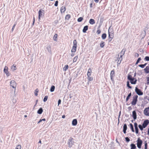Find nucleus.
I'll return each mask as SVG.
<instances>
[{
    "mask_svg": "<svg viewBox=\"0 0 149 149\" xmlns=\"http://www.w3.org/2000/svg\"><path fill=\"white\" fill-rule=\"evenodd\" d=\"M48 98V96H45L44 98L43 99V101L44 102H46Z\"/></svg>",
    "mask_w": 149,
    "mask_h": 149,
    "instance_id": "44",
    "label": "nucleus"
},
{
    "mask_svg": "<svg viewBox=\"0 0 149 149\" xmlns=\"http://www.w3.org/2000/svg\"><path fill=\"white\" fill-rule=\"evenodd\" d=\"M132 116L134 120L136 119L137 118V115L136 111L135 110L132 111Z\"/></svg>",
    "mask_w": 149,
    "mask_h": 149,
    "instance_id": "11",
    "label": "nucleus"
},
{
    "mask_svg": "<svg viewBox=\"0 0 149 149\" xmlns=\"http://www.w3.org/2000/svg\"><path fill=\"white\" fill-rule=\"evenodd\" d=\"M139 56V54L137 53H136L135 54V56L136 57H138Z\"/></svg>",
    "mask_w": 149,
    "mask_h": 149,
    "instance_id": "58",
    "label": "nucleus"
},
{
    "mask_svg": "<svg viewBox=\"0 0 149 149\" xmlns=\"http://www.w3.org/2000/svg\"><path fill=\"white\" fill-rule=\"evenodd\" d=\"M77 123V121L76 119H73L72 122V125L73 126H76Z\"/></svg>",
    "mask_w": 149,
    "mask_h": 149,
    "instance_id": "14",
    "label": "nucleus"
},
{
    "mask_svg": "<svg viewBox=\"0 0 149 149\" xmlns=\"http://www.w3.org/2000/svg\"><path fill=\"white\" fill-rule=\"evenodd\" d=\"M38 18L40 19V18L43 17L44 15V11L42 9L40 10L38 12Z\"/></svg>",
    "mask_w": 149,
    "mask_h": 149,
    "instance_id": "8",
    "label": "nucleus"
},
{
    "mask_svg": "<svg viewBox=\"0 0 149 149\" xmlns=\"http://www.w3.org/2000/svg\"><path fill=\"white\" fill-rule=\"evenodd\" d=\"M87 78L88 80V82L93 81V77H90V76L88 77Z\"/></svg>",
    "mask_w": 149,
    "mask_h": 149,
    "instance_id": "38",
    "label": "nucleus"
},
{
    "mask_svg": "<svg viewBox=\"0 0 149 149\" xmlns=\"http://www.w3.org/2000/svg\"><path fill=\"white\" fill-rule=\"evenodd\" d=\"M11 69L13 70H15L17 69V68L16 66L14 64H13L11 67Z\"/></svg>",
    "mask_w": 149,
    "mask_h": 149,
    "instance_id": "34",
    "label": "nucleus"
},
{
    "mask_svg": "<svg viewBox=\"0 0 149 149\" xmlns=\"http://www.w3.org/2000/svg\"><path fill=\"white\" fill-rule=\"evenodd\" d=\"M115 73L113 70H112L111 71L110 73V77H113L115 76Z\"/></svg>",
    "mask_w": 149,
    "mask_h": 149,
    "instance_id": "27",
    "label": "nucleus"
},
{
    "mask_svg": "<svg viewBox=\"0 0 149 149\" xmlns=\"http://www.w3.org/2000/svg\"><path fill=\"white\" fill-rule=\"evenodd\" d=\"M134 128H136V127H138V124H137V123H136V122H135L134 123Z\"/></svg>",
    "mask_w": 149,
    "mask_h": 149,
    "instance_id": "52",
    "label": "nucleus"
},
{
    "mask_svg": "<svg viewBox=\"0 0 149 149\" xmlns=\"http://www.w3.org/2000/svg\"><path fill=\"white\" fill-rule=\"evenodd\" d=\"M4 71L5 73L8 76H9V72L7 69L4 68Z\"/></svg>",
    "mask_w": 149,
    "mask_h": 149,
    "instance_id": "33",
    "label": "nucleus"
},
{
    "mask_svg": "<svg viewBox=\"0 0 149 149\" xmlns=\"http://www.w3.org/2000/svg\"><path fill=\"white\" fill-rule=\"evenodd\" d=\"M21 146L20 145H18L15 148V149H21Z\"/></svg>",
    "mask_w": 149,
    "mask_h": 149,
    "instance_id": "45",
    "label": "nucleus"
},
{
    "mask_svg": "<svg viewBox=\"0 0 149 149\" xmlns=\"http://www.w3.org/2000/svg\"><path fill=\"white\" fill-rule=\"evenodd\" d=\"M43 112V109L41 107L37 111V113L39 114H41Z\"/></svg>",
    "mask_w": 149,
    "mask_h": 149,
    "instance_id": "21",
    "label": "nucleus"
},
{
    "mask_svg": "<svg viewBox=\"0 0 149 149\" xmlns=\"http://www.w3.org/2000/svg\"><path fill=\"white\" fill-rule=\"evenodd\" d=\"M77 41L76 40H74L73 41V46H74L75 47H77Z\"/></svg>",
    "mask_w": 149,
    "mask_h": 149,
    "instance_id": "28",
    "label": "nucleus"
},
{
    "mask_svg": "<svg viewBox=\"0 0 149 149\" xmlns=\"http://www.w3.org/2000/svg\"><path fill=\"white\" fill-rule=\"evenodd\" d=\"M55 87L54 86L52 85L51 86V88L50 89V91L51 92H53L55 89Z\"/></svg>",
    "mask_w": 149,
    "mask_h": 149,
    "instance_id": "30",
    "label": "nucleus"
},
{
    "mask_svg": "<svg viewBox=\"0 0 149 149\" xmlns=\"http://www.w3.org/2000/svg\"><path fill=\"white\" fill-rule=\"evenodd\" d=\"M132 108L131 107H128V109L129 110H131L132 109Z\"/></svg>",
    "mask_w": 149,
    "mask_h": 149,
    "instance_id": "62",
    "label": "nucleus"
},
{
    "mask_svg": "<svg viewBox=\"0 0 149 149\" xmlns=\"http://www.w3.org/2000/svg\"><path fill=\"white\" fill-rule=\"evenodd\" d=\"M70 15L69 14L66 15L65 17V19H66L68 20L70 18Z\"/></svg>",
    "mask_w": 149,
    "mask_h": 149,
    "instance_id": "35",
    "label": "nucleus"
},
{
    "mask_svg": "<svg viewBox=\"0 0 149 149\" xmlns=\"http://www.w3.org/2000/svg\"><path fill=\"white\" fill-rule=\"evenodd\" d=\"M138 127L141 131L143 130V129L145 128L141 125H138Z\"/></svg>",
    "mask_w": 149,
    "mask_h": 149,
    "instance_id": "32",
    "label": "nucleus"
},
{
    "mask_svg": "<svg viewBox=\"0 0 149 149\" xmlns=\"http://www.w3.org/2000/svg\"><path fill=\"white\" fill-rule=\"evenodd\" d=\"M132 93H129L127 96L126 98V101L127 102L128 101V100H129V99L130 98V97L131 96Z\"/></svg>",
    "mask_w": 149,
    "mask_h": 149,
    "instance_id": "29",
    "label": "nucleus"
},
{
    "mask_svg": "<svg viewBox=\"0 0 149 149\" xmlns=\"http://www.w3.org/2000/svg\"><path fill=\"white\" fill-rule=\"evenodd\" d=\"M74 55V53H72L71 54V56H73Z\"/></svg>",
    "mask_w": 149,
    "mask_h": 149,
    "instance_id": "61",
    "label": "nucleus"
},
{
    "mask_svg": "<svg viewBox=\"0 0 149 149\" xmlns=\"http://www.w3.org/2000/svg\"><path fill=\"white\" fill-rule=\"evenodd\" d=\"M101 25H100L98 26V28H97V31L96 33H97V34H99L101 32V31L100 30V27Z\"/></svg>",
    "mask_w": 149,
    "mask_h": 149,
    "instance_id": "24",
    "label": "nucleus"
},
{
    "mask_svg": "<svg viewBox=\"0 0 149 149\" xmlns=\"http://www.w3.org/2000/svg\"><path fill=\"white\" fill-rule=\"evenodd\" d=\"M47 49L49 52H51V51L50 50V47H47Z\"/></svg>",
    "mask_w": 149,
    "mask_h": 149,
    "instance_id": "56",
    "label": "nucleus"
},
{
    "mask_svg": "<svg viewBox=\"0 0 149 149\" xmlns=\"http://www.w3.org/2000/svg\"><path fill=\"white\" fill-rule=\"evenodd\" d=\"M58 1H56L55 3V4H54V5L55 6H57L58 5Z\"/></svg>",
    "mask_w": 149,
    "mask_h": 149,
    "instance_id": "51",
    "label": "nucleus"
},
{
    "mask_svg": "<svg viewBox=\"0 0 149 149\" xmlns=\"http://www.w3.org/2000/svg\"><path fill=\"white\" fill-rule=\"evenodd\" d=\"M107 37V34L105 33H103L102 35V38L103 39H105Z\"/></svg>",
    "mask_w": 149,
    "mask_h": 149,
    "instance_id": "31",
    "label": "nucleus"
},
{
    "mask_svg": "<svg viewBox=\"0 0 149 149\" xmlns=\"http://www.w3.org/2000/svg\"><path fill=\"white\" fill-rule=\"evenodd\" d=\"M46 120V119L45 118H43L42 119H40L39 121L38 122V123H40L42 121H45Z\"/></svg>",
    "mask_w": 149,
    "mask_h": 149,
    "instance_id": "46",
    "label": "nucleus"
},
{
    "mask_svg": "<svg viewBox=\"0 0 149 149\" xmlns=\"http://www.w3.org/2000/svg\"><path fill=\"white\" fill-rule=\"evenodd\" d=\"M138 97V96L137 95L134 96L132 101L131 102V104L132 105H135L136 104L137 101Z\"/></svg>",
    "mask_w": 149,
    "mask_h": 149,
    "instance_id": "3",
    "label": "nucleus"
},
{
    "mask_svg": "<svg viewBox=\"0 0 149 149\" xmlns=\"http://www.w3.org/2000/svg\"><path fill=\"white\" fill-rule=\"evenodd\" d=\"M83 19V18L82 17H79L77 19V21L79 22H81Z\"/></svg>",
    "mask_w": 149,
    "mask_h": 149,
    "instance_id": "36",
    "label": "nucleus"
},
{
    "mask_svg": "<svg viewBox=\"0 0 149 149\" xmlns=\"http://www.w3.org/2000/svg\"><path fill=\"white\" fill-rule=\"evenodd\" d=\"M68 68V65H65V67L63 68V70L64 71L66 70Z\"/></svg>",
    "mask_w": 149,
    "mask_h": 149,
    "instance_id": "39",
    "label": "nucleus"
},
{
    "mask_svg": "<svg viewBox=\"0 0 149 149\" xmlns=\"http://www.w3.org/2000/svg\"><path fill=\"white\" fill-rule=\"evenodd\" d=\"M141 60V57H139L138 58L137 61H138V62H139Z\"/></svg>",
    "mask_w": 149,
    "mask_h": 149,
    "instance_id": "57",
    "label": "nucleus"
},
{
    "mask_svg": "<svg viewBox=\"0 0 149 149\" xmlns=\"http://www.w3.org/2000/svg\"><path fill=\"white\" fill-rule=\"evenodd\" d=\"M91 70L90 68H89L88 71L87 72V77H89V76H90L91 75Z\"/></svg>",
    "mask_w": 149,
    "mask_h": 149,
    "instance_id": "18",
    "label": "nucleus"
},
{
    "mask_svg": "<svg viewBox=\"0 0 149 149\" xmlns=\"http://www.w3.org/2000/svg\"><path fill=\"white\" fill-rule=\"evenodd\" d=\"M74 143V139L72 137H70L68 139V146L70 148H71Z\"/></svg>",
    "mask_w": 149,
    "mask_h": 149,
    "instance_id": "2",
    "label": "nucleus"
},
{
    "mask_svg": "<svg viewBox=\"0 0 149 149\" xmlns=\"http://www.w3.org/2000/svg\"><path fill=\"white\" fill-rule=\"evenodd\" d=\"M131 149H135L136 148V146L135 145L134 143H131L130 145Z\"/></svg>",
    "mask_w": 149,
    "mask_h": 149,
    "instance_id": "19",
    "label": "nucleus"
},
{
    "mask_svg": "<svg viewBox=\"0 0 149 149\" xmlns=\"http://www.w3.org/2000/svg\"><path fill=\"white\" fill-rule=\"evenodd\" d=\"M130 128L132 131L133 132H134V130L133 126V125L132 123H130Z\"/></svg>",
    "mask_w": 149,
    "mask_h": 149,
    "instance_id": "26",
    "label": "nucleus"
},
{
    "mask_svg": "<svg viewBox=\"0 0 149 149\" xmlns=\"http://www.w3.org/2000/svg\"><path fill=\"white\" fill-rule=\"evenodd\" d=\"M66 8L65 6H62L61 8V12L62 13H64L66 10Z\"/></svg>",
    "mask_w": 149,
    "mask_h": 149,
    "instance_id": "20",
    "label": "nucleus"
},
{
    "mask_svg": "<svg viewBox=\"0 0 149 149\" xmlns=\"http://www.w3.org/2000/svg\"><path fill=\"white\" fill-rule=\"evenodd\" d=\"M127 127L126 124L125 123L124 124L123 126V131L124 134H126V130H127Z\"/></svg>",
    "mask_w": 149,
    "mask_h": 149,
    "instance_id": "13",
    "label": "nucleus"
},
{
    "mask_svg": "<svg viewBox=\"0 0 149 149\" xmlns=\"http://www.w3.org/2000/svg\"><path fill=\"white\" fill-rule=\"evenodd\" d=\"M138 66L142 68H144L145 67L143 64L139 65Z\"/></svg>",
    "mask_w": 149,
    "mask_h": 149,
    "instance_id": "50",
    "label": "nucleus"
},
{
    "mask_svg": "<svg viewBox=\"0 0 149 149\" xmlns=\"http://www.w3.org/2000/svg\"><path fill=\"white\" fill-rule=\"evenodd\" d=\"M110 78H111V80L113 81H114V80H113V77H110Z\"/></svg>",
    "mask_w": 149,
    "mask_h": 149,
    "instance_id": "59",
    "label": "nucleus"
},
{
    "mask_svg": "<svg viewBox=\"0 0 149 149\" xmlns=\"http://www.w3.org/2000/svg\"><path fill=\"white\" fill-rule=\"evenodd\" d=\"M100 47L101 48H103L105 45V42L102 41L100 44Z\"/></svg>",
    "mask_w": 149,
    "mask_h": 149,
    "instance_id": "25",
    "label": "nucleus"
},
{
    "mask_svg": "<svg viewBox=\"0 0 149 149\" xmlns=\"http://www.w3.org/2000/svg\"><path fill=\"white\" fill-rule=\"evenodd\" d=\"M136 141L137 142V147L139 148H141V146L143 143V141L142 140L140 139V138H138Z\"/></svg>",
    "mask_w": 149,
    "mask_h": 149,
    "instance_id": "4",
    "label": "nucleus"
},
{
    "mask_svg": "<svg viewBox=\"0 0 149 149\" xmlns=\"http://www.w3.org/2000/svg\"><path fill=\"white\" fill-rule=\"evenodd\" d=\"M111 27H109L108 30V34L111 35H113L114 36V33L113 32V30L112 28H110Z\"/></svg>",
    "mask_w": 149,
    "mask_h": 149,
    "instance_id": "12",
    "label": "nucleus"
},
{
    "mask_svg": "<svg viewBox=\"0 0 149 149\" xmlns=\"http://www.w3.org/2000/svg\"><path fill=\"white\" fill-rule=\"evenodd\" d=\"M38 89H36L35 91V95L37 96L38 95V91H37L36 90H37Z\"/></svg>",
    "mask_w": 149,
    "mask_h": 149,
    "instance_id": "53",
    "label": "nucleus"
},
{
    "mask_svg": "<svg viewBox=\"0 0 149 149\" xmlns=\"http://www.w3.org/2000/svg\"><path fill=\"white\" fill-rule=\"evenodd\" d=\"M77 47H75L74 46H72V48L71 49V52L72 53H74L76 51Z\"/></svg>",
    "mask_w": 149,
    "mask_h": 149,
    "instance_id": "23",
    "label": "nucleus"
},
{
    "mask_svg": "<svg viewBox=\"0 0 149 149\" xmlns=\"http://www.w3.org/2000/svg\"><path fill=\"white\" fill-rule=\"evenodd\" d=\"M113 37V35H111L110 34H109V39L108 41L109 42H111Z\"/></svg>",
    "mask_w": 149,
    "mask_h": 149,
    "instance_id": "17",
    "label": "nucleus"
},
{
    "mask_svg": "<svg viewBox=\"0 0 149 149\" xmlns=\"http://www.w3.org/2000/svg\"><path fill=\"white\" fill-rule=\"evenodd\" d=\"M135 132L136 134H138L139 133V129L138 127H136L135 128Z\"/></svg>",
    "mask_w": 149,
    "mask_h": 149,
    "instance_id": "48",
    "label": "nucleus"
},
{
    "mask_svg": "<svg viewBox=\"0 0 149 149\" xmlns=\"http://www.w3.org/2000/svg\"><path fill=\"white\" fill-rule=\"evenodd\" d=\"M61 99H59L58 101V106L60 104H61Z\"/></svg>",
    "mask_w": 149,
    "mask_h": 149,
    "instance_id": "55",
    "label": "nucleus"
},
{
    "mask_svg": "<svg viewBox=\"0 0 149 149\" xmlns=\"http://www.w3.org/2000/svg\"><path fill=\"white\" fill-rule=\"evenodd\" d=\"M147 134H148V135H149V128H148V133H147Z\"/></svg>",
    "mask_w": 149,
    "mask_h": 149,
    "instance_id": "60",
    "label": "nucleus"
},
{
    "mask_svg": "<svg viewBox=\"0 0 149 149\" xmlns=\"http://www.w3.org/2000/svg\"><path fill=\"white\" fill-rule=\"evenodd\" d=\"M144 60L146 61H149V56H146L144 58Z\"/></svg>",
    "mask_w": 149,
    "mask_h": 149,
    "instance_id": "49",
    "label": "nucleus"
},
{
    "mask_svg": "<svg viewBox=\"0 0 149 149\" xmlns=\"http://www.w3.org/2000/svg\"><path fill=\"white\" fill-rule=\"evenodd\" d=\"M16 24H17V22H15L13 26V27H12V29L11 30L12 32H13V31H14V29L15 27L16 26Z\"/></svg>",
    "mask_w": 149,
    "mask_h": 149,
    "instance_id": "42",
    "label": "nucleus"
},
{
    "mask_svg": "<svg viewBox=\"0 0 149 149\" xmlns=\"http://www.w3.org/2000/svg\"><path fill=\"white\" fill-rule=\"evenodd\" d=\"M94 1L96 3H98L99 2V0H94Z\"/></svg>",
    "mask_w": 149,
    "mask_h": 149,
    "instance_id": "63",
    "label": "nucleus"
},
{
    "mask_svg": "<svg viewBox=\"0 0 149 149\" xmlns=\"http://www.w3.org/2000/svg\"><path fill=\"white\" fill-rule=\"evenodd\" d=\"M127 86L130 88H131L132 87L130 86V82L129 81H127Z\"/></svg>",
    "mask_w": 149,
    "mask_h": 149,
    "instance_id": "40",
    "label": "nucleus"
},
{
    "mask_svg": "<svg viewBox=\"0 0 149 149\" xmlns=\"http://www.w3.org/2000/svg\"><path fill=\"white\" fill-rule=\"evenodd\" d=\"M144 145H145V149H147V141H146L144 142Z\"/></svg>",
    "mask_w": 149,
    "mask_h": 149,
    "instance_id": "43",
    "label": "nucleus"
},
{
    "mask_svg": "<svg viewBox=\"0 0 149 149\" xmlns=\"http://www.w3.org/2000/svg\"><path fill=\"white\" fill-rule=\"evenodd\" d=\"M127 79L129 80L130 82L132 84H136L137 81V79L136 78L132 77V76L128 74L127 76Z\"/></svg>",
    "mask_w": 149,
    "mask_h": 149,
    "instance_id": "1",
    "label": "nucleus"
},
{
    "mask_svg": "<svg viewBox=\"0 0 149 149\" xmlns=\"http://www.w3.org/2000/svg\"><path fill=\"white\" fill-rule=\"evenodd\" d=\"M92 3H90V8H92Z\"/></svg>",
    "mask_w": 149,
    "mask_h": 149,
    "instance_id": "64",
    "label": "nucleus"
},
{
    "mask_svg": "<svg viewBox=\"0 0 149 149\" xmlns=\"http://www.w3.org/2000/svg\"><path fill=\"white\" fill-rule=\"evenodd\" d=\"M149 123V120L148 119L145 120L143 122L142 125L145 128Z\"/></svg>",
    "mask_w": 149,
    "mask_h": 149,
    "instance_id": "9",
    "label": "nucleus"
},
{
    "mask_svg": "<svg viewBox=\"0 0 149 149\" xmlns=\"http://www.w3.org/2000/svg\"><path fill=\"white\" fill-rule=\"evenodd\" d=\"M144 114L146 116H149V107L146 108L144 109Z\"/></svg>",
    "mask_w": 149,
    "mask_h": 149,
    "instance_id": "10",
    "label": "nucleus"
},
{
    "mask_svg": "<svg viewBox=\"0 0 149 149\" xmlns=\"http://www.w3.org/2000/svg\"><path fill=\"white\" fill-rule=\"evenodd\" d=\"M135 91L139 95H142L143 94V92L141 91V90L140 89H139L137 87H136L135 88Z\"/></svg>",
    "mask_w": 149,
    "mask_h": 149,
    "instance_id": "6",
    "label": "nucleus"
},
{
    "mask_svg": "<svg viewBox=\"0 0 149 149\" xmlns=\"http://www.w3.org/2000/svg\"><path fill=\"white\" fill-rule=\"evenodd\" d=\"M88 26L87 25L85 26L83 28L82 31L84 33L86 32V31L88 30Z\"/></svg>",
    "mask_w": 149,
    "mask_h": 149,
    "instance_id": "15",
    "label": "nucleus"
},
{
    "mask_svg": "<svg viewBox=\"0 0 149 149\" xmlns=\"http://www.w3.org/2000/svg\"><path fill=\"white\" fill-rule=\"evenodd\" d=\"M125 141H126L127 142H129L130 141V139H129V138L128 137H126L125 138Z\"/></svg>",
    "mask_w": 149,
    "mask_h": 149,
    "instance_id": "47",
    "label": "nucleus"
},
{
    "mask_svg": "<svg viewBox=\"0 0 149 149\" xmlns=\"http://www.w3.org/2000/svg\"><path fill=\"white\" fill-rule=\"evenodd\" d=\"M126 51V49H123L122 50V52H123V54H121L120 56V57L119 58V59L118 60V64H120L121 62V61H122L123 59L122 56H123L125 54V52Z\"/></svg>",
    "mask_w": 149,
    "mask_h": 149,
    "instance_id": "5",
    "label": "nucleus"
},
{
    "mask_svg": "<svg viewBox=\"0 0 149 149\" xmlns=\"http://www.w3.org/2000/svg\"><path fill=\"white\" fill-rule=\"evenodd\" d=\"M145 72L146 73H149V66H147L144 69Z\"/></svg>",
    "mask_w": 149,
    "mask_h": 149,
    "instance_id": "16",
    "label": "nucleus"
},
{
    "mask_svg": "<svg viewBox=\"0 0 149 149\" xmlns=\"http://www.w3.org/2000/svg\"><path fill=\"white\" fill-rule=\"evenodd\" d=\"M10 84L11 86L13 88H15V90L17 85L15 81L14 80H11L10 82Z\"/></svg>",
    "mask_w": 149,
    "mask_h": 149,
    "instance_id": "7",
    "label": "nucleus"
},
{
    "mask_svg": "<svg viewBox=\"0 0 149 149\" xmlns=\"http://www.w3.org/2000/svg\"><path fill=\"white\" fill-rule=\"evenodd\" d=\"M147 84L148 85L149 84V77H147Z\"/></svg>",
    "mask_w": 149,
    "mask_h": 149,
    "instance_id": "54",
    "label": "nucleus"
},
{
    "mask_svg": "<svg viewBox=\"0 0 149 149\" xmlns=\"http://www.w3.org/2000/svg\"><path fill=\"white\" fill-rule=\"evenodd\" d=\"M78 58V56H75L73 59V62L74 63V62H76L77 61Z\"/></svg>",
    "mask_w": 149,
    "mask_h": 149,
    "instance_id": "37",
    "label": "nucleus"
},
{
    "mask_svg": "<svg viewBox=\"0 0 149 149\" xmlns=\"http://www.w3.org/2000/svg\"><path fill=\"white\" fill-rule=\"evenodd\" d=\"M57 34H55L53 37V39L55 41L57 40Z\"/></svg>",
    "mask_w": 149,
    "mask_h": 149,
    "instance_id": "41",
    "label": "nucleus"
},
{
    "mask_svg": "<svg viewBox=\"0 0 149 149\" xmlns=\"http://www.w3.org/2000/svg\"><path fill=\"white\" fill-rule=\"evenodd\" d=\"M89 23L90 24H93L95 23V21L94 19H91L89 20Z\"/></svg>",
    "mask_w": 149,
    "mask_h": 149,
    "instance_id": "22",
    "label": "nucleus"
}]
</instances>
